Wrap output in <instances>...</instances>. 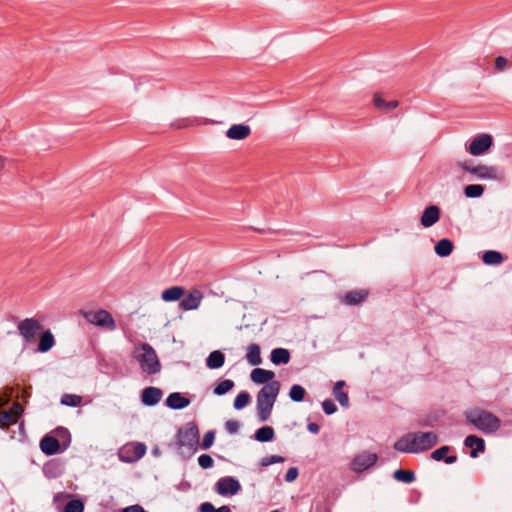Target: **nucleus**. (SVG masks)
<instances>
[{
    "label": "nucleus",
    "mask_w": 512,
    "mask_h": 512,
    "mask_svg": "<svg viewBox=\"0 0 512 512\" xmlns=\"http://www.w3.org/2000/svg\"><path fill=\"white\" fill-rule=\"evenodd\" d=\"M439 442L435 432H412L399 438L394 443V449L404 453H419L427 451Z\"/></svg>",
    "instance_id": "nucleus-1"
},
{
    "label": "nucleus",
    "mask_w": 512,
    "mask_h": 512,
    "mask_svg": "<svg viewBox=\"0 0 512 512\" xmlns=\"http://www.w3.org/2000/svg\"><path fill=\"white\" fill-rule=\"evenodd\" d=\"M279 391V381L269 382L260 389L256 397V408L259 421L266 422L270 418Z\"/></svg>",
    "instance_id": "nucleus-2"
},
{
    "label": "nucleus",
    "mask_w": 512,
    "mask_h": 512,
    "mask_svg": "<svg viewBox=\"0 0 512 512\" xmlns=\"http://www.w3.org/2000/svg\"><path fill=\"white\" fill-rule=\"evenodd\" d=\"M199 444V430L195 422H188L177 431L175 446L181 455H193Z\"/></svg>",
    "instance_id": "nucleus-3"
},
{
    "label": "nucleus",
    "mask_w": 512,
    "mask_h": 512,
    "mask_svg": "<svg viewBox=\"0 0 512 512\" xmlns=\"http://www.w3.org/2000/svg\"><path fill=\"white\" fill-rule=\"evenodd\" d=\"M466 419L485 434L496 432L501 427V420L489 411L472 409L466 412Z\"/></svg>",
    "instance_id": "nucleus-4"
},
{
    "label": "nucleus",
    "mask_w": 512,
    "mask_h": 512,
    "mask_svg": "<svg viewBox=\"0 0 512 512\" xmlns=\"http://www.w3.org/2000/svg\"><path fill=\"white\" fill-rule=\"evenodd\" d=\"M134 357L138 361L143 372L152 375L160 371L161 365L155 350L147 343L136 348Z\"/></svg>",
    "instance_id": "nucleus-5"
},
{
    "label": "nucleus",
    "mask_w": 512,
    "mask_h": 512,
    "mask_svg": "<svg viewBox=\"0 0 512 512\" xmlns=\"http://www.w3.org/2000/svg\"><path fill=\"white\" fill-rule=\"evenodd\" d=\"M81 315L91 324H94L99 327H105L109 330H114L116 328V323L111 315L106 310L100 309L98 311H86L81 310Z\"/></svg>",
    "instance_id": "nucleus-6"
},
{
    "label": "nucleus",
    "mask_w": 512,
    "mask_h": 512,
    "mask_svg": "<svg viewBox=\"0 0 512 512\" xmlns=\"http://www.w3.org/2000/svg\"><path fill=\"white\" fill-rule=\"evenodd\" d=\"M42 328L41 322L35 318H25L17 324L18 333L26 343L34 342Z\"/></svg>",
    "instance_id": "nucleus-7"
},
{
    "label": "nucleus",
    "mask_w": 512,
    "mask_h": 512,
    "mask_svg": "<svg viewBox=\"0 0 512 512\" xmlns=\"http://www.w3.org/2000/svg\"><path fill=\"white\" fill-rule=\"evenodd\" d=\"M378 461V455L368 451H363L357 454L351 463V469L354 472H363L370 467L374 466Z\"/></svg>",
    "instance_id": "nucleus-8"
},
{
    "label": "nucleus",
    "mask_w": 512,
    "mask_h": 512,
    "mask_svg": "<svg viewBox=\"0 0 512 512\" xmlns=\"http://www.w3.org/2000/svg\"><path fill=\"white\" fill-rule=\"evenodd\" d=\"M493 144V139L489 134H480L476 136L469 147L468 152L473 156L484 154Z\"/></svg>",
    "instance_id": "nucleus-9"
},
{
    "label": "nucleus",
    "mask_w": 512,
    "mask_h": 512,
    "mask_svg": "<svg viewBox=\"0 0 512 512\" xmlns=\"http://www.w3.org/2000/svg\"><path fill=\"white\" fill-rule=\"evenodd\" d=\"M240 489L239 481L231 476L220 478L216 483V492L222 496L235 495Z\"/></svg>",
    "instance_id": "nucleus-10"
},
{
    "label": "nucleus",
    "mask_w": 512,
    "mask_h": 512,
    "mask_svg": "<svg viewBox=\"0 0 512 512\" xmlns=\"http://www.w3.org/2000/svg\"><path fill=\"white\" fill-rule=\"evenodd\" d=\"M184 298L181 300L179 307L182 310L190 311V310H196L199 308L204 295L199 289H191L186 295L183 296Z\"/></svg>",
    "instance_id": "nucleus-11"
},
{
    "label": "nucleus",
    "mask_w": 512,
    "mask_h": 512,
    "mask_svg": "<svg viewBox=\"0 0 512 512\" xmlns=\"http://www.w3.org/2000/svg\"><path fill=\"white\" fill-rule=\"evenodd\" d=\"M440 218V209L436 205H430L425 208L423 214L421 216L420 222L421 225L428 228L433 226L435 223L439 221Z\"/></svg>",
    "instance_id": "nucleus-12"
},
{
    "label": "nucleus",
    "mask_w": 512,
    "mask_h": 512,
    "mask_svg": "<svg viewBox=\"0 0 512 512\" xmlns=\"http://www.w3.org/2000/svg\"><path fill=\"white\" fill-rule=\"evenodd\" d=\"M251 134V128L245 124H234L226 131V137L232 140H244Z\"/></svg>",
    "instance_id": "nucleus-13"
},
{
    "label": "nucleus",
    "mask_w": 512,
    "mask_h": 512,
    "mask_svg": "<svg viewBox=\"0 0 512 512\" xmlns=\"http://www.w3.org/2000/svg\"><path fill=\"white\" fill-rule=\"evenodd\" d=\"M162 394L159 388L147 387L142 391L141 400L147 406H154L161 400Z\"/></svg>",
    "instance_id": "nucleus-14"
},
{
    "label": "nucleus",
    "mask_w": 512,
    "mask_h": 512,
    "mask_svg": "<svg viewBox=\"0 0 512 512\" xmlns=\"http://www.w3.org/2000/svg\"><path fill=\"white\" fill-rule=\"evenodd\" d=\"M464 445L471 448L470 456L473 458L477 457L479 452H484L485 450V441L476 435L467 436L464 440Z\"/></svg>",
    "instance_id": "nucleus-15"
},
{
    "label": "nucleus",
    "mask_w": 512,
    "mask_h": 512,
    "mask_svg": "<svg viewBox=\"0 0 512 512\" xmlns=\"http://www.w3.org/2000/svg\"><path fill=\"white\" fill-rule=\"evenodd\" d=\"M471 174L481 180L496 179L498 177V170L492 166L478 165L471 169Z\"/></svg>",
    "instance_id": "nucleus-16"
},
{
    "label": "nucleus",
    "mask_w": 512,
    "mask_h": 512,
    "mask_svg": "<svg viewBox=\"0 0 512 512\" xmlns=\"http://www.w3.org/2000/svg\"><path fill=\"white\" fill-rule=\"evenodd\" d=\"M40 448L44 454L51 456L60 451V443L55 437L45 436L40 441Z\"/></svg>",
    "instance_id": "nucleus-17"
},
{
    "label": "nucleus",
    "mask_w": 512,
    "mask_h": 512,
    "mask_svg": "<svg viewBox=\"0 0 512 512\" xmlns=\"http://www.w3.org/2000/svg\"><path fill=\"white\" fill-rule=\"evenodd\" d=\"M190 404V400L181 395L179 392L169 394L166 399V405L174 410H180L187 407Z\"/></svg>",
    "instance_id": "nucleus-18"
},
{
    "label": "nucleus",
    "mask_w": 512,
    "mask_h": 512,
    "mask_svg": "<svg viewBox=\"0 0 512 512\" xmlns=\"http://www.w3.org/2000/svg\"><path fill=\"white\" fill-rule=\"evenodd\" d=\"M274 376H275V374L273 371L265 370L262 368H255L251 372V380L257 384H264V383L267 384L269 382H272V381H274L273 380Z\"/></svg>",
    "instance_id": "nucleus-19"
},
{
    "label": "nucleus",
    "mask_w": 512,
    "mask_h": 512,
    "mask_svg": "<svg viewBox=\"0 0 512 512\" xmlns=\"http://www.w3.org/2000/svg\"><path fill=\"white\" fill-rule=\"evenodd\" d=\"M185 295V289L181 286H172L165 289L161 298L165 302H174L180 300Z\"/></svg>",
    "instance_id": "nucleus-20"
},
{
    "label": "nucleus",
    "mask_w": 512,
    "mask_h": 512,
    "mask_svg": "<svg viewBox=\"0 0 512 512\" xmlns=\"http://www.w3.org/2000/svg\"><path fill=\"white\" fill-rule=\"evenodd\" d=\"M368 296L366 290L348 291L344 296V303L350 306L362 303Z\"/></svg>",
    "instance_id": "nucleus-21"
},
{
    "label": "nucleus",
    "mask_w": 512,
    "mask_h": 512,
    "mask_svg": "<svg viewBox=\"0 0 512 512\" xmlns=\"http://www.w3.org/2000/svg\"><path fill=\"white\" fill-rule=\"evenodd\" d=\"M451 450L449 446H442L431 453V458L435 461H444L447 464H453L457 461L456 455L446 456Z\"/></svg>",
    "instance_id": "nucleus-22"
},
{
    "label": "nucleus",
    "mask_w": 512,
    "mask_h": 512,
    "mask_svg": "<svg viewBox=\"0 0 512 512\" xmlns=\"http://www.w3.org/2000/svg\"><path fill=\"white\" fill-rule=\"evenodd\" d=\"M55 345L54 335L50 330L44 331L39 340L38 351L41 353L48 352Z\"/></svg>",
    "instance_id": "nucleus-23"
},
{
    "label": "nucleus",
    "mask_w": 512,
    "mask_h": 512,
    "mask_svg": "<svg viewBox=\"0 0 512 512\" xmlns=\"http://www.w3.org/2000/svg\"><path fill=\"white\" fill-rule=\"evenodd\" d=\"M225 363V355L219 351H212L206 359V366L209 369H218Z\"/></svg>",
    "instance_id": "nucleus-24"
},
{
    "label": "nucleus",
    "mask_w": 512,
    "mask_h": 512,
    "mask_svg": "<svg viewBox=\"0 0 512 512\" xmlns=\"http://www.w3.org/2000/svg\"><path fill=\"white\" fill-rule=\"evenodd\" d=\"M270 359L275 365L287 364L290 361V353L287 349L276 348L272 350Z\"/></svg>",
    "instance_id": "nucleus-25"
},
{
    "label": "nucleus",
    "mask_w": 512,
    "mask_h": 512,
    "mask_svg": "<svg viewBox=\"0 0 512 512\" xmlns=\"http://www.w3.org/2000/svg\"><path fill=\"white\" fill-rule=\"evenodd\" d=\"M454 245L450 239H441L435 245V253L440 257H447L453 251Z\"/></svg>",
    "instance_id": "nucleus-26"
},
{
    "label": "nucleus",
    "mask_w": 512,
    "mask_h": 512,
    "mask_svg": "<svg viewBox=\"0 0 512 512\" xmlns=\"http://www.w3.org/2000/svg\"><path fill=\"white\" fill-rule=\"evenodd\" d=\"M246 360L253 366L261 363V352L258 344L253 343L247 347Z\"/></svg>",
    "instance_id": "nucleus-27"
},
{
    "label": "nucleus",
    "mask_w": 512,
    "mask_h": 512,
    "mask_svg": "<svg viewBox=\"0 0 512 512\" xmlns=\"http://www.w3.org/2000/svg\"><path fill=\"white\" fill-rule=\"evenodd\" d=\"M482 261L486 265H499L504 261V257L498 251L488 250L482 255Z\"/></svg>",
    "instance_id": "nucleus-28"
},
{
    "label": "nucleus",
    "mask_w": 512,
    "mask_h": 512,
    "mask_svg": "<svg viewBox=\"0 0 512 512\" xmlns=\"http://www.w3.org/2000/svg\"><path fill=\"white\" fill-rule=\"evenodd\" d=\"M274 438V429L270 426L259 428L255 432V439L259 442H269Z\"/></svg>",
    "instance_id": "nucleus-29"
},
{
    "label": "nucleus",
    "mask_w": 512,
    "mask_h": 512,
    "mask_svg": "<svg viewBox=\"0 0 512 512\" xmlns=\"http://www.w3.org/2000/svg\"><path fill=\"white\" fill-rule=\"evenodd\" d=\"M200 122L195 117L180 118L172 122L171 126L175 129H184L199 125Z\"/></svg>",
    "instance_id": "nucleus-30"
},
{
    "label": "nucleus",
    "mask_w": 512,
    "mask_h": 512,
    "mask_svg": "<svg viewBox=\"0 0 512 512\" xmlns=\"http://www.w3.org/2000/svg\"><path fill=\"white\" fill-rule=\"evenodd\" d=\"M393 477L403 483H412L415 480V474L410 470L398 469L394 472Z\"/></svg>",
    "instance_id": "nucleus-31"
},
{
    "label": "nucleus",
    "mask_w": 512,
    "mask_h": 512,
    "mask_svg": "<svg viewBox=\"0 0 512 512\" xmlns=\"http://www.w3.org/2000/svg\"><path fill=\"white\" fill-rule=\"evenodd\" d=\"M484 193V187L479 184L467 185L464 189V194L468 198H478Z\"/></svg>",
    "instance_id": "nucleus-32"
},
{
    "label": "nucleus",
    "mask_w": 512,
    "mask_h": 512,
    "mask_svg": "<svg viewBox=\"0 0 512 512\" xmlns=\"http://www.w3.org/2000/svg\"><path fill=\"white\" fill-rule=\"evenodd\" d=\"M82 397L76 394H63L61 404L69 407H77L81 404Z\"/></svg>",
    "instance_id": "nucleus-33"
},
{
    "label": "nucleus",
    "mask_w": 512,
    "mask_h": 512,
    "mask_svg": "<svg viewBox=\"0 0 512 512\" xmlns=\"http://www.w3.org/2000/svg\"><path fill=\"white\" fill-rule=\"evenodd\" d=\"M17 421L18 420L15 418V416L12 415L11 412H8L7 410L0 412V428L6 429L15 424Z\"/></svg>",
    "instance_id": "nucleus-34"
},
{
    "label": "nucleus",
    "mask_w": 512,
    "mask_h": 512,
    "mask_svg": "<svg viewBox=\"0 0 512 512\" xmlns=\"http://www.w3.org/2000/svg\"><path fill=\"white\" fill-rule=\"evenodd\" d=\"M305 389L298 384L293 385L289 391V397L295 402H301L305 397Z\"/></svg>",
    "instance_id": "nucleus-35"
},
{
    "label": "nucleus",
    "mask_w": 512,
    "mask_h": 512,
    "mask_svg": "<svg viewBox=\"0 0 512 512\" xmlns=\"http://www.w3.org/2000/svg\"><path fill=\"white\" fill-rule=\"evenodd\" d=\"M234 387V382L230 379L221 381L215 388L214 393L218 396L224 395Z\"/></svg>",
    "instance_id": "nucleus-36"
},
{
    "label": "nucleus",
    "mask_w": 512,
    "mask_h": 512,
    "mask_svg": "<svg viewBox=\"0 0 512 512\" xmlns=\"http://www.w3.org/2000/svg\"><path fill=\"white\" fill-rule=\"evenodd\" d=\"M249 401H250L249 393L246 391L240 392L234 400V408L237 410H240V409L244 408L246 405H248Z\"/></svg>",
    "instance_id": "nucleus-37"
},
{
    "label": "nucleus",
    "mask_w": 512,
    "mask_h": 512,
    "mask_svg": "<svg viewBox=\"0 0 512 512\" xmlns=\"http://www.w3.org/2000/svg\"><path fill=\"white\" fill-rule=\"evenodd\" d=\"M84 504L80 500H70L64 507L63 512H83Z\"/></svg>",
    "instance_id": "nucleus-38"
},
{
    "label": "nucleus",
    "mask_w": 512,
    "mask_h": 512,
    "mask_svg": "<svg viewBox=\"0 0 512 512\" xmlns=\"http://www.w3.org/2000/svg\"><path fill=\"white\" fill-rule=\"evenodd\" d=\"M131 450L133 453V458L129 459L128 461L139 460L145 455L146 446L143 443H135L131 446Z\"/></svg>",
    "instance_id": "nucleus-39"
},
{
    "label": "nucleus",
    "mask_w": 512,
    "mask_h": 512,
    "mask_svg": "<svg viewBox=\"0 0 512 512\" xmlns=\"http://www.w3.org/2000/svg\"><path fill=\"white\" fill-rule=\"evenodd\" d=\"M282 462H284V457L278 456V455H271V456L262 458L261 465L266 467V466H269L272 464L282 463Z\"/></svg>",
    "instance_id": "nucleus-40"
},
{
    "label": "nucleus",
    "mask_w": 512,
    "mask_h": 512,
    "mask_svg": "<svg viewBox=\"0 0 512 512\" xmlns=\"http://www.w3.org/2000/svg\"><path fill=\"white\" fill-rule=\"evenodd\" d=\"M198 463L203 469L211 468L214 464L212 457L208 454H202L198 458Z\"/></svg>",
    "instance_id": "nucleus-41"
},
{
    "label": "nucleus",
    "mask_w": 512,
    "mask_h": 512,
    "mask_svg": "<svg viewBox=\"0 0 512 512\" xmlns=\"http://www.w3.org/2000/svg\"><path fill=\"white\" fill-rule=\"evenodd\" d=\"M333 394H334L335 398L337 399V401L339 402V404L342 407H348V405H349V397H348V394L346 392H343L342 390H340V391H333Z\"/></svg>",
    "instance_id": "nucleus-42"
},
{
    "label": "nucleus",
    "mask_w": 512,
    "mask_h": 512,
    "mask_svg": "<svg viewBox=\"0 0 512 512\" xmlns=\"http://www.w3.org/2000/svg\"><path fill=\"white\" fill-rule=\"evenodd\" d=\"M322 408L327 415H331L337 411V406L331 399H325L322 402Z\"/></svg>",
    "instance_id": "nucleus-43"
},
{
    "label": "nucleus",
    "mask_w": 512,
    "mask_h": 512,
    "mask_svg": "<svg viewBox=\"0 0 512 512\" xmlns=\"http://www.w3.org/2000/svg\"><path fill=\"white\" fill-rule=\"evenodd\" d=\"M214 439H215L214 431L206 432L204 437H203L202 444H201L202 448L203 449H209L213 445Z\"/></svg>",
    "instance_id": "nucleus-44"
},
{
    "label": "nucleus",
    "mask_w": 512,
    "mask_h": 512,
    "mask_svg": "<svg viewBox=\"0 0 512 512\" xmlns=\"http://www.w3.org/2000/svg\"><path fill=\"white\" fill-rule=\"evenodd\" d=\"M239 426V422L236 420H228L225 423V429L231 435L236 434L238 432Z\"/></svg>",
    "instance_id": "nucleus-45"
},
{
    "label": "nucleus",
    "mask_w": 512,
    "mask_h": 512,
    "mask_svg": "<svg viewBox=\"0 0 512 512\" xmlns=\"http://www.w3.org/2000/svg\"><path fill=\"white\" fill-rule=\"evenodd\" d=\"M7 411L11 412L12 415L15 416V418L18 420L23 413V407L20 403L15 402L12 404L11 408Z\"/></svg>",
    "instance_id": "nucleus-46"
},
{
    "label": "nucleus",
    "mask_w": 512,
    "mask_h": 512,
    "mask_svg": "<svg viewBox=\"0 0 512 512\" xmlns=\"http://www.w3.org/2000/svg\"><path fill=\"white\" fill-rule=\"evenodd\" d=\"M508 67V61L505 57L503 56H498L496 59H495V68L498 70V71H503L504 69H506Z\"/></svg>",
    "instance_id": "nucleus-47"
},
{
    "label": "nucleus",
    "mask_w": 512,
    "mask_h": 512,
    "mask_svg": "<svg viewBox=\"0 0 512 512\" xmlns=\"http://www.w3.org/2000/svg\"><path fill=\"white\" fill-rule=\"evenodd\" d=\"M298 474H299L298 469L296 467H291L288 469V471L285 475V480L287 482H292L298 477Z\"/></svg>",
    "instance_id": "nucleus-48"
},
{
    "label": "nucleus",
    "mask_w": 512,
    "mask_h": 512,
    "mask_svg": "<svg viewBox=\"0 0 512 512\" xmlns=\"http://www.w3.org/2000/svg\"><path fill=\"white\" fill-rule=\"evenodd\" d=\"M121 512H147L141 505L134 504L128 507H125L121 510Z\"/></svg>",
    "instance_id": "nucleus-49"
},
{
    "label": "nucleus",
    "mask_w": 512,
    "mask_h": 512,
    "mask_svg": "<svg viewBox=\"0 0 512 512\" xmlns=\"http://www.w3.org/2000/svg\"><path fill=\"white\" fill-rule=\"evenodd\" d=\"M373 102L377 108L383 109L386 101L382 98L380 94L376 93L374 95Z\"/></svg>",
    "instance_id": "nucleus-50"
},
{
    "label": "nucleus",
    "mask_w": 512,
    "mask_h": 512,
    "mask_svg": "<svg viewBox=\"0 0 512 512\" xmlns=\"http://www.w3.org/2000/svg\"><path fill=\"white\" fill-rule=\"evenodd\" d=\"M200 512H215L216 508L210 502H204L199 507Z\"/></svg>",
    "instance_id": "nucleus-51"
},
{
    "label": "nucleus",
    "mask_w": 512,
    "mask_h": 512,
    "mask_svg": "<svg viewBox=\"0 0 512 512\" xmlns=\"http://www.w3.org/2000/svg\"><path fill=\"white\" fill-rule=\"evenodd\" d=\"M398 105H399V102L397 100L388 101V102H385L383 110L391 111V110L397 108Z\"/></svg>",
    "instance_id": "nucleus-52"
},
{
    "label": "nucleus",
    "mask_w": 512,
    "mask_h": 512,
    "mask_svg": "<svg viewBox=\"0 0 512 512\" xmlns=\"http://www.w3.org/2000/svg\"><path fill=\"white\" fill-rule=\"evenodd\" d=\"M457 165L464 171L471 173V169L475 166H471L468 161L458 162Z\"/></svg>",
    "instance_id": "nucleus-53"
},
{
    "label": "nucleus",
    "mask_w": 512,
    "mask_h": 512,
    "mask_svg": "<svg viewBox=\"0 0 512 512\" xmlns=\"http://www.w3.org/2000/svg\"><path fill=\"white\" fill-rule=\"evenodd\" d=\"M307 429L309 432H311L313 434H317L320 430V426L317 423L310 422L307 425Z\"/></svg>",
    "instance_id": "nucleus-54"
},
{
    "label": "nucleus",
    "mask_w": 512,
    "mask_h": 512,
    "mask_svg": "<svg viewBox=\"0 0 512 512\" xmlns=\"http://www.w3.org/2000/svg\"><path fill=\"white\" fill-rule=\"evenodd\" d=\"M345 382L344 381H337L334 385L333 391H340L344 387Z\"/></svg>",
    "instance_id": "nucleus-55"
},
{
    "label": "nucleus",
    "mask_w": 512,
    "mask_h": 512,
    "mask_svg": "<svg viewBox=\"0 0 512 512\" xmlns=\"http://www.w3.org/2000/svg\"><path fill=\"white\" fill-rule=\"evenodd\" d=\"M215 512H231V509L229 508V506L224 505L216 509Z\"/></svg>",
    "instance_id": "nucleus-56"
},
{
    "label": "nucleus",
    "mask_w": 512,
    "mask_h": 512,
    "mask_svg": "<svg viewBox=\"0 0 512 512\" xmlns=\"http://www.w3.org/2000/svg\"><path fill=\"white\" fill-rule=\"evenodd\" d=\"M4 166H5V159L2 156H0V172L3 170Z\"/></svg>",
    "instance_id": "nucleus-57"
},
{
    "label": "nucleus",
    "mask_w": 512,
    "mask_h": 512,
    "mask_svg": "<svg viewBox=\"0 0 512 512\" xmlns=\"http://www.w3.org/2000/svg\"><path fill=\"white\" fill-rule=\"evenodd\" d=\"M271 512H279V511H278V510H273V511H271Z\"/></svg>",
    "instance_id": "nucleus-58"
}]
</instances>
